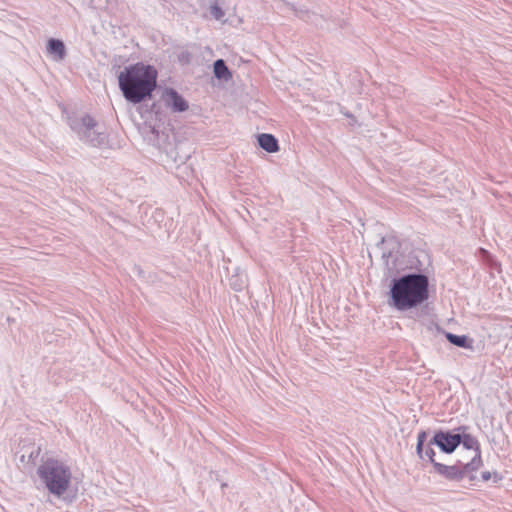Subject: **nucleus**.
<instances>
[{
  "instance_id": "obj_1",
  "label": "nucleus",
  "mask_w": 512,
  "mask_h": 512,
  "mask_svg": "<svg viewBox=\"0 0 512 512\" xmlns=\"http://www.w3.org/2000/svg\"><path fill=\"white\" fill-rule=\"evenodd\" d=\"M119 88L124 98L134 104L150 97L157 85V71L153 66L136 63L125 67L118 75Z\"/></svg>"
},
{
  "instance_id": "obj_2",
  "label": "nucleus",
  "mask_w": 512,
  "mask_h": 512,
  "mask_svg": "<svg viewBox=\"0 0 512 512\" xmlns=\"http://www.w3.org/2000/svg\"><path fill=\"white\" fill-rule=\"evenodd\" d=\"M428 286L424 274H407L393 280L390 290L393 305L400 311L416 307L428 299Z\"/></svg>"
},
{
  "instance_id": "obj_3",
  "label": "nucleus",
  "mask_w": 512,
  "mask_h": 512,
  "mask_svg": "<svg viewBox=\"0 0 512 512\" xmlns=\"http://www.w3.org/2000/svg\"><path fill=\"white\" fill-rule=\"evenodd\" d=\"M37 474L48 491L57 497L67 491L72 477L69 467L56 459H47L38 467Z\"/></svg>"
},
{
  "instance_id": "obj_4",
  "label": "nucleus",
  "mask_w": 512,
  "mask_h": 512,
  "mask_svg": "<svg viewBox=\"0 0 512 512\" xmlns=\"http://www.w3.org/2000/svg\"><path fill=\"white\" fill-rule=\"evenodd\" d=\"M68 124L81 141L92 147H103L108 142L106 133L88 114L69 116Z\"/></svg>"
},
{
  "instance_id": "obj_5",
  "label": "nucleus",
  "mask_w": 512,
  "mask_h": 512,
  "mask_svg": "<svg viewBox=\"0 0 512 512\" xmlns=\"http://www.w3.org/2000/svg\"><path fill=\"white\" fill-rule=\"evenodd\" d=\"M481 465L482 460H479L478 457H476V459H471L467 463L459 461V463L455 465L434 463V468L438 474L448 480L462 481L465 478H468L470 481H473L476 478L473 472L477 471Z\"/></svg>"
},
{
  "instance_id": "obj_6",
  "label": "nucleus",
  "mask_w": 512,
  "mask_h": 512,
  "mask_svg": "<svg viewBox=\"0 0 512 512\" xmlns=\"http://www.w3.org/2000/svg\"><path fill=\"white\" fill-rule=\"evenodd\" d=\"M431 443H435L445 453H452L461 443V434L439 431L434 435Z\"/></svg>"
},
{
  "instance_id": "obj_7",
  "label": "nucleus",
  "mask_w": 512,
  "mask_h": 512,
  "mask_svg": "<svg viewBox=\"0 0 512 512\" xmlns=\"http://www.w3.org/2000/svg\"><path fill=\"white\" fill-rule=\"evenodd\" d=\"M162 100L165 106L174 113L185 112L189 109V103L172 88L164 90Z\"/></svg>"
},
{
  "instance_id": "obj_8",
  "label": "nucleus",
  "mask_w": 512,
  "mask_h": 512,
  "mask_svg": "<svg viewBox=\"0 0 512 512\" xmlns=\"http://www.w3.org/2000/svg\"><path fill=\"white\" fill-rule=\"evenodd\" d=\"M426 438H427V433L425 431H421L418 434L417 446H416L417 454L419 455V457L421 459L427 458L434 465V463H437V462L434 459L435 451L431 446L433 443H431V441H430L429 444L424 448V443L426 441Z\"/></svg>"
},
{
  "instance_id": "obj_9",
  "label": "nucleus",
  "mask_w": 512,
  "mask_h": 512,
  "mask_svg": "<svg viewBox=\"0 0 512 512\" xmlns=\"http://www.w3.org/2000/svg\"><path fill=\"white\" fill-rule=\"evenodd\" d=\"M47 53L56 62L63 61L67 55L64 43L54 38L48 40Z\"/></svg>"
},
{
  "instance_id": "obj_10",
  "label": "nucleus",
  "mask_w": 512,
  "mask_h": 512,
  "mask_svg": "<svg viewBox=\"0 0 512 512\" xmlns=\"http://www.w3.org/2000/svg\"><path fill=\"white\" fill-rule=\"evenodd\" d=\"M259 146L268 153L279 151V144L275 136L268 133H262L258 136Z\"/></svg>"
},
{
  "instance_id": "obj_11",
  "label": "nucleus",
  "mask_w": 512,
  "mask_h": 512,
  "mask_svg": "<svg viewBox=\"0 0 512 512\" xmlns=\"http://www.w3.org/2000/svg\"><path fill=\"white\" fill-rule=\"evenodd\" d=\"M460 444H462L465 449L473 451V456L471 459H476V457H478V459L481 460L479 442L474 436L470 434H461Z\"/></svg>"
},
{
  "instance_id": "obj_12",
  "label": "nucleus",
  "mask_w": 512,
  "mask_h": 512,
  "mask_svg": "<svg viewBox=\"0 0 512 512\" xmlns=\"http://www.w3.org/2000/svg\"><path fill=\"white\" fill-rule=\"evenodd\" d=\"M446 338L451 344L457 347L472 349L473 340L469 339L465 335H455L452 333H447Z\"/></svg>"
},
{
  "instance_id": "obj_13",
  "label": "nucleus",
  "mask_w": 512,
  "mask_h": 512,
  "mask_svg": "<svg viewBox=\"0 0 512 512\" xmlns=\"http://www.w3.org/2000/svg\"><path fill=\"white\" fill-rule=\"evenodd\" d=\"M213 68H214V75L216 78L227 80L231 77V73H230L228 67L226 66L224 60H222V59L216 60L214 62Z\"/></svg>"
},
{
  "instance_id": "obj_14",
  "label": "nucleus",
  "mask_w": 512,
  "mask_h": 512,
  "mask_svg": "<svg viewBox=\"0 0 512 512\" xmlns=\"http://www.w3.org/2000/svg\"><path fill=\"white\" fill-rule=\"evenodd\" d=\"M244 285H245V282L242 278H240L239 276H232L230 278V286L235 290V291H241L243 288H244Z\"/></svg>"
},
{
  "instance_id": "obj_15",
  "label": "nucleus",
  "mask_w": 512,
  "mask_h": 512,
  "mask_svg": "<svg viewBox=\"0 0 512 512\" xmlns=\"http://www.w3.org/2000/svg\"><path fill=\"white\" fill-rule=\"evenodd\" d=\"M211 12L217 19L223 16V12L218 6H212Z\"/></svg>"
},
{
  "instance_id": "obj_16",
  "label": "nucleus",
  "mask_w": 512,
  "mask_h": 512,
  "mask_svg": "<svg viewBox=\"0 0 512 512\" xmlns=\"http://www.w3.org/2000/svg\"><path fill=\"white\" fill-rule=\"evenodd\" d=\"M296 15L304 20L309 19V13L306 10H302V9L296 10Z\"/></svg>"
},
{
  "instance_id": "obj_17",
  "label": "nucleus",
  "mask_w": 512,
  "mask_h": 512,
  "mask_svg": "<svg viewBox=\"0 0 512 512\" xmlns=\"http://www.w3.org/2000/svg\"><path fill=\"white\" fill-rule=\"evenodd\" d=\"M483 481H489L492 478V474L489 471H484L481 474Z\"/></svg>"
},
{
  "instance_id": "obj_18",
  "label": "nucleus",
  "mask_w": 512,
  "mask_h": 512,
  "mask_svg": "<svg viewBox=\"0 0 512 512\" xmlns=\"http://www.w3.org/2000/svg\"><path fill=\"white\" fill-rule=\"evenodd\" d=\"M494 478H495V480H494L495 482L500 479V477H498L497 473H494Z\"/></svg>"
},
{
  "instance_id": "obj_19",
  "label": "nucleus",
  "mask_w": 512,
  "mask_h": 512,
  "mask_svg": "<svg viewBox=\"0 0 512 512\" xmlns=\"http://www.w3.org/2000/svg\"><path fill=\"white\" fill-rule=\"evenodd\" d=\"M40 453V448L38 447L37 450H36V456H38Z\"/></svg>"
},
{
  "instance_id": "obj_20",
  "label": "nucleus",
  "mask_w": 512,
  "mask_h": 512,
  "mask_svg": "<svg viewBox=\"0 0 512 512\" xmlns=\"http://www.w3.org/2000/svg\"><path fill=\"white\" fill-rule=\"evenodd\" d=\"M458 430H462L464 431L465 430V427H459Z\"/></svg>"
}]
</instances>
